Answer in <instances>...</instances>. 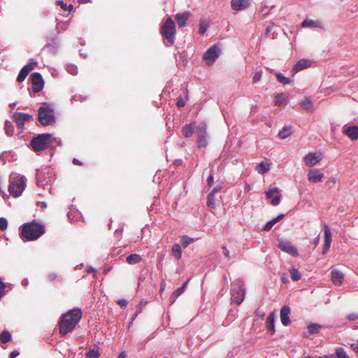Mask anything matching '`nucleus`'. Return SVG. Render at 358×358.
I'll return each mask as SVG.
<instances>
[{"mask_svg": "<svg viewBox=\"0 0 358 358\" xmlns=\"http://www.w3.org/2000/svg\"><path fill=\"white\" fill-rule=\"evenodd\" d=\"M82 317L80 309H72L63 315L59 323V332L62 336L66 335L73 331Z\"/></svg>", "mask_w": 358, "mask_h": 358, "instance_id": "f257e3e1", "label": "nucleus"}, {"mask_svg": "<svg viewBox=\"0 0 358 358\" xmlns=\"http://www.w3.org/2000/svg\"><path fill=\"white\" fill-rule=\"evenodd\" d=\"M45 233V228L43 224L36 222L25 224L22 229L21 236L27 241L38 239Z\"/></svg>", "mask_w": 358, "mask_h": 358, "instance_id": "f03ea898", "label": "nucleus"}, {"mask_svg": "<svg viewBox=\"0 0 358 358\" xmlns=\"http://www.w3.org/2000/svg\"><path fill=\"white\" fill-rule=\"evenodd\" d=\"M38 120L43 126L52 125L55 122L54 110L45 103L38 109Z\"/></svg>", "mask_w": 358, "mask_h": 358, "instance_id": "7ed1b4c3", "label": "nucleus"}, {"mask_svg": "<svg viewBox=\"0 0 358 358\" xmlns=\"http://www.w3.org/2000/svg\"><path fill=\"white\" fill-rule=\"evenodd\" d=\"M176 32L175 23L171 17L167 18L160 29L162 36L172 45L174 43Z\"/></svg>", "mask_w": 358, "mask_h": 358, "instance_id": "20e7f679", "label": "nucleus"}, {"mask_svg": "<svg viewBox=\"0 0 358 358\" xmlns=\"http://www.w3.org/2000/svg\"><path fill=\"white\" fill-rule=\"evenodd\" d=\"M26 185L25 178L24 177H15L10 180L8 186V192L11 195L17 197L22 194Z\"/></svg>", "mask_w": 358, "mask_h": 358, "instance_id": "39448f33", "label": "nucleus"}, {"mask_svg": "<svg viewBox=\"0 0 358 358\" xmlns=\"http://www.w3.org/2000/svg\"><path fill=\"white\" fill-rule=\"evenodd\" d=\"M51 135L49 134H39L31 141V148L34 151H42L46 149L51 143Z\"/></svg>", "mask_w": 358, "mask_h": 358, "instance_id": "423d86ee", "label": "nucleus"}, {"mask_svg": "<svg viewBox=\"0 0 358 358\" xmlns=\"http://www.w3.org/2000/svg\"><path fill=\"white\" fill-rule=\"evenodd\" d=\"M207 126L205 123H201L196 128L197 144L200 148H205L208 145Z\"/></svg>", "mask_w": 358, "mask_h": 358, "instance_id": "0eeeda50", "label": "nucleus"}, {"mask_svg": "<svg viewBox=\"0 0 358 358\" xmlns=\"http://www.w3.org/2000/svg\"><path fill=\"white\" fill-rule=\"evenodd\" d=\"M13 121L16 123L17 127L20 130H23L25 122L32 121L34 117L31 115L24 113H14L13 115Z\"/></svg>", "mask_w": 358, "mask_h": 358, "instance_id": "6e6552de", "label": "nucleus"}, {"mask_svg": "<svg viewBox=\"0 0 358 358\" xmlns=\"http://www.w3.org/2000/svg\"><path fill=\"white\" fill-rule=\"evenodd\" d=\"M322 159V154L320 152H310L305 155L303 162L310 168L315 166Z\"/></svg>", "mask_w": 358, "mask_h": 358, "instance_id": "1a4fd4ad", "label": "nucleus"}, {"mask_svg": "<svg viewBox=\"0 0 358 358\" xmlns=\"http://www.w3.org/2000/svg\"><path fill=\"white\" fill-rule=\"evenodd\" d=\"M231 300L234 303L240 305L244 300L245 296V289L242 285H236L231 293Z\"/></svg>", "mask_w": 358, "mask_h": 358, "instance_id": "9d476101", "label": "nucleus"}, {"mask_svg": "<svg viewBox=\"0 0 358 358\" xmlns=\"http://www.w3.org/2000/svg\"><path fill=\"white\" fill-rule=\"evenodd\" d=\"M278 247L283 252L294 256L297 257L299 252L297 249L292 244L291 242L285 239H278Z\"/></svg>", "mask_w": 358, "mask_h": 358, "instance_id": "9b49d317", "label": "nucleus"}, {"mask_svg": "<svg viewBox=\"0 0 358 358\" xmlns=\"http://www.w3.org/2000/svg\"><path fill=\"white\" fill-rule=\"evenodd\" d=\"M280 190L277 187L269 188L266 192L267 199L271 200L273 206H278L280 203Z\"/></svg>", "mask_w": 358, "mask_h": 358, "instance_id": "f8f14e48", "label": "nucleus"}, {"mask_svg": "<svg viewBox=\"0 0 358 358\" xmlns=\"http://www.w3.org/2000/svg\"><path fill=\"white\" fill-rule=\"evenodd\" d=\"M219 57V48L216 45L210 47L204 54L203 59L206 64L211 65Z\"/></svg>", "mask_w": 358, "mask_h": 358, "instance_id": "ddd939ff", "label": "nucleus"}, {"mask_svg": "<svg viewBox=\"0 0 358 358\" xmlns=\"http://www.w3.org/2000/svg\"><path fill=\"white\" fill-rule=\"evenodd\" d=\"M32 91L34 93L39 92L43 87V80L39 73H34L31 75Z\"/></svg>", "mask_w": 358, "mask_h": 358, "instance_id": "4468645a", "label": "nucleus"}, {"mask_svg": "<svg viewBox=\"0 0 358 358\" xmlns=\"http://www.w3.org/2000/svg\"><path fill=\"white\" fill-rule=\"evenodd\" d=\"M324 173L319 169H311L308 171V180L312 183L322 182Z\"/></svg>", "mask_w": 358, "mask_h": 358, "instance_id": "2eb2a0df", "label": "nucleus"}, {"mask_svg": "<svg viewBox=\"0 0 358 358\" xmlns=\"http://www.w3.org/2000/svg\"><path fill=\"white\" fill-rule=\"evenodd\" d=\"M231 5L234 10H243L250 6V0H231Z\"/></svg>", "mask_w": 358, "mask_h": 358, "instance_id": "dca6fc26", "label": "nucleus"}, {"mask_svg": "<svg viewBox=\"0 0 358 358\" xmlns=\"http://www.w3.org/2000/svg\"><path fill=\"white\" fill-rule=\"evenodd\" d=\"M324 248L322 250V254H326L330 248L331 241H332L331 232L327 225L324 226Z\"/></svg>", "mask_w": 358, "mask_h": 358, "instance_id": "f3484780", "label": "nucleus"}, {"mask_svg": "<svg viewBox=\"0 0 358 358\" xmlns=\"http://www.w3.org/2000/svg\"><path fill=\"white\" fill-rule=\"evenodd\" d=\"M343 131L352 141H355L358 138V126L344 127Z\"/></svg>", "mask_w": 358, "mask_h": 358, "instance_id": "a211bd4d", "label": "nucleus"}, {"mask_svg": "<svg viewBox=\"0 0 358 358\" xmlns=\"http://www.w3.org/2000/svg\"><path fill=\"white\" fill-rule=\"evenodd\" d=\"M290 314V308L287 306H284L280 309V321L284 326H288L290 323L289 315Z\"/></svg>", "mask_w": 358, "mask_h": 358, "instance_id": "6ab92c4d", "label": "nucleus"}, {"mask_svg": "<svg viewBox=\"0 0 358 358\" xmlns=\"http://www.w3.org/2000/svg\"><path fill=\"white\" fill-rule=\"evenodd\" d=\"M312 62L309 59H302L297 62L294 67V70L296 72H299L301 70H303L306 68L311 66Z\"/></svg>", "mask_w": 358, "mask_h": 358, "instance_id": "aec40b11", "label": "nucleus"}, {"mask_svg": "<svg viewBox=\"0 0 358 358\" xmlns=\"http://www.w3.org/2000/svg\"><path fill=\"white\" fill-rule=\"evenodd\" d=\"M34 69V67L31 64L25 65L20 71L18 76L17 78V80L18 82H22L29 73Z\"/></svg>", "mask_w": 358, "mask_h": 358, "instance_id": "412c9836", "label": "nucleus"}, {"mask_svg": "<svg viewBox=\"0 0 358 358\" xmlns=\"http://www.w3.org/2000/svg\"><path fill=\"white\" fill-rule=\"evenodd\" d=\"M190 16L189 12H185L182 14H176L175 16V19L179 27H184L186 24V21Z\"/></svg>", "mask_w": 358, "mask_h": 358, "instance_id": "4be33fe9", "label": "nucleus"}, {"mask_svg": "<svg viewBox=\"0 0 358 358\" xmlns=\"http://www.w3.org/2000/svg\"><path fill=\"white\" fill-rule=\"evenodd\" d=\"M331 280L335 285H340L343 280V273L337 270H333L331 271Z\"/></svg>", "mask_w": 358, "mask_h": 358, "instance_id": "5701e85b", "label": "nucleus"}, {"mask_svg": "<svg viewBox=\"0 0 358 358\" xmlns=\"http://www.w3.org/2000/svg\"><path fill=\"white\" fill-rule=\"evenodd\" d=\"M288 101V96L285 93L277 94L275 96V104L279 106H285Z\"/></svg>", "mask_w": 358, "mask_h": 358, "instance_id": "b1692460", "label": "nucleus"}, {"mask_svg": "<svg viewBox=\"0 0 358 358\" xmlns=\"http://www.w3.org/2000/svg\"><path fill=\"white\" fill-rule=\"evenodd\" d=\"M275 313H271L268 315V317L266 319V328L268 331H270L271 334H273L275 332Z\"/></svg>", "mask_w": 358, "mask_h": 358, "instance_id": "393cba45", "label": "nucleus"}, {"mask_svg": "<svg viewBox=\"0 0 358 358\" xmlns=\"http://www.w3.org/2000/svg\"><path fill=\"white\" fill-rule=\"evenodd\" d=\"M270 167L269 163L262 162L256 166L255 170L260 174H264L270 170Z\"/></svg>", "mask_w": 358, "mask_h": 358, "instance_id": "a878e982", "label": "nucleus"}, {"mask_svg": "<svg viewBox=\"0 0 358 358\" xmlns=\"http://www.w3.org/2000/svg\"><path fill=\"white\" fill-rule=\"evenodd\" d=\"M301 26L303 27L315 28V27H320L321 24L319 21H315V20H310V19H306L303 21Z\"/></svg>", "mask_w": 358, "mask_h": 358, "instance_id": "bb28decb", "label": "nucleus"}, {"mask_svg": "<svg viewBox=\"0 0 358 358\" xmlns=\"http://www.w3.org/2000/svg\"><path fill=\"white\" fill-rule=\"evenodd\" d=\"M171 255L176 259H180L182 257V250L178 243L173 245L171 248Z\"/></svg>", "mask_w": 358, "mask_h": 358, "instance_id": "cd10ccee", "label": "nucleus"}, {"mask_svg": "<svg viewBox=\"0 0 358 358\" xmlns=\"http://www.w3.org/2000/svg\"><path fill=\"white\" fill-rule=\"evenodd\" d=\"M283 217H284V215L283 214H280L278 217H276L275 218L268 221L265 224V226L264 227V229L265 231H269L270 229H271V228L273 227V225L275 224L280 220H282Z\"/></svg>", "mask_w": 358, "mask_h": 358, "instance_id": "c85d7f7f", "label": "nucleus"}, {"mask_svg": "<svg viewBox=\"0 0 358 358\" xmlns=\"http://www.w3.org/2000/svg\"><path fill=\"white\" fill-rule=\"evenodd\" d=\"M142 257L138 254H131L127 257V262L129 264H135L139 263Z\"/></svg>", "mask_w": 358, "mask_h": 358, "instance_id": "c756f323", "label": "nucleus"}, {"mask_svg": "<svg viewBox=\"0 0 358 358\" xmlns=\"http://www.w3.org/2000/svg\"><path fill=\"white\" fill-rule=\"evenodd\" d=\"M291 278L293 281H298L301 278V274L298 269L292 267L289 269Z\"/></svg>", "mask_w": 358, "mask_h": 358, "instance_id": "7c9ffc66", "label": "nucleus"}, {"mask_svg": "<svg viewBox=\"0 0 358 358\" xmlns=\"http://www.w3.org/2000/svg\"><path fill=\"white\" fill-rule=\"evenodd\" d=\"M292 129L291 127H285L279 131V137L282 139L286 138L291 135Z\"/></svg>", "mask_w": 358, "mask_h": 358, "instance_id": "2f4dec72", "label": "nucleus"}, {"mask_svg": "<svg viewBox=\"0 0 358 358\" xmlns=\"http://www.w3.org/2000/svg\"><path fill=\"white\" fill-rule=\"evenodd\" d=\"M193 132H194V127H193L192 124H186L182 130V133L183 136L185 137L191 136L193 134Z\"/></svg>", "mask_w": 358, "mask_h": 358, "instance_id": "473e14b6", "label": "nucleus"}, {"mask_svg": "<svg viewBox=\"0 0 358 358\" xmlns=\"http://www.w3.org/2000/svg\"><path fill=\"white\" fill-rule=\"evenodd\" d=\"M189 280H187L182 287L178 288L173 293V295H172V297L173 298V301H175V299L178 297L180 294H182L185 289H186V287L187 285V283H188Z\"/></svg>", "mask_w": 358, "mask_h": 358, "instance_id": "72a5a7b5", "label": "nucleus"}, {"mask_svg": "<svg viewBox=\"0 0 358 358\" xmlns=\"http://www.w3.org/2000/svg\"><path fill=\"white\" fill-rule=\"evenodd\" d=\"M301 107L305 110H310L313 108V103L308 98H305L301 103Z\"/></svg>", "mask_w": 358, "mask_h": 358, "instance_id": "f704fd0d", "label": "nucleus"}, {"mask_svg": "<svg viewBox=\"0 0 358 358\" xmlns=\"http://www.w3.org/2000/svg\"><path fill=\"white\" fill-rule=\"evenodd\" d=\"M11 338V334L8 331H3L0 335V341L3 343H8Z\"/></svg>", "mask_w": 358, "mask_h": 358, "instance_id": "c9c22d12", "label": "nucleus"}, {"mask_svg": "<svg viewBox=\"0 0 358 358\" xmlns=\"http://www.w3.org/2000/svg\"><path fill=\"white\" fill-rule=\"evenodd\" d=\"M335 358H349L346 352L343 348H337L336 349V357Z\"/></svg>", "mask_w": 358, "mask_h": 358, "instance_id": "e433bc0d", "label": "nucleus"}, {"mask_svg": "<svg viewBox=\"0 0 358 358\" xmlns=\"http://www.w3.org/2000/svg\"><path fill=\"white\" fill-rule=\"evenodd\" d=\"M5 131L8 136H11L13 133V126L10 121L6 120L4 126Z\"/></svg>", "mask_w": 358, "mask_h": 358, "instance_id": "4c0bfd02", "label": "nucleus"}, {"mask_svg": "<svg viewBox=\"0 0 358 358\" xmlns=\"http://www.w3.org/2000/svg\"><path fill=\"white\" fill-rule=\"evenodd\" d=\"M214 197H215L214 192H210L208 194V198H207V205L208 207H210L211 208H215Z\"/></svg>", "mask_w": 358, "mask_h": 358, "instance_id": "58836bf2", "label": "nucleus"}, {"mask_svg": "<svg viewBox=\"0 0 358 358\" xmlns=\"http://www.w3.org/2000/svg\"><path fill=\"white\" fill-rule=\"evenodd\" d=\"M194 239L187 236H182V245L184 248H187L189 244L192 243Z\"/></svg>", "mask_w": 358, "mask_h": 358, "instance_id": "ea45409f", "label": "nucleus"}, {"mask_svg": "<svg viewBox=\"0 0 358 358\" xmlns=\"http://www.w3.org/2000/svg\"><path fill=\"white\" fill-rule=\"evenodd\" d=\"M278 80L282 84H289L291 80L289 78L285 77L283 74L278 73L276 74Z\"/></svg>", "mask_w": 358, "mask_h": 358, "instance_id": "a19ab883", "label": "nucleus"}, {"mask_svg": "<svg viewBox=\"0 0 358 358\" xmlns=\"http://www.w3.org/2000/svg\"><path fill=\"white\" fill-rule=\"evenodd\" d=\"M308 329L309 333H310L312 334H317V333H318V331L320 329V326L318 324H313L309 325L308 327Z\"/></svg>", "mask_w": 358, "mask_h": 358, "instance_id": "79ce46f5", "label": "nucleus"}, {"mask_svg": "<svg viewBox=\"0 0 358 358\" xmlns=\"http://www.w3.org/2000/svg\"><path fill=\"white\" fill-rule=\"evenodd\" d=\"M99 355L100 354L97 350H91L87 353L86 358H98Z\"/></svg>", "mask_w": 358, "mask_h": 358, "instance_id": "37998d69", "label": "nucleus"}, {"mask_svg": "<svg viewBox=\"0 0 358 358\" xmlns=\"http://www.w3.org/2000/svg\"><path fill=\"white\" fill-rule=\"evenodd\" d=\"M57 4L60 6L61 8L63 10L71 11L73 10V5H71V4H70L69 6H67L65 3H64L62 1H57Z\"/></svg>", "mask_w": 358, "mask_h": 358, "instance_id": "c03bdc74", "label": "nucleus"}, {"mask_svg": "<svg viewBox=\"0 0 358 358\" xmlns=\"http://www.w3.org/2000/svg\"><path fill=\"white\" fill-rule=\"evenodd\" d=\"M8 227V222L6 218L0 217V230H5Z\"/></svg>", "mask_w": 358, "mask_h": 358, "instance_id": "a18cd8bd", "label": "nucleus"}, {"mask_svg": "<svg viewBox=\"0 0 358 358\" xmlns=\"http://www.w3.org/2000/svg\"><path fill=\"white\" fill-rule=\"evenodd\" d=\"M262 72L261 71L255 72L252 77L253 82L257 83L262 78Z\"/></svg>", "mask_w": 358, "mask_h": 358, "instance_id": "49530a36", "label": "nucleus"}, {"mask_svg": "<svg viewBox=\"0 0 358 358\" xmlns=\"http://www.w3.org/2000/svg\"><path fill=\"white\" fill-rule=\"evenodd\" d=\"M37 183L39 186H43V188H46L50 186L48 182L43 183V181L41 180V175L39 173L37 174Z\"/></svg>", "mask_w": 358, "mask_h": 358, "instance_id": "de8ad7c7", "label": "nucleus"}, {"mask_svg": "<svg viewBox=\"0 0 358 358\" xmlns=\"http://www.w3.org/2000/svg\"><path fill=\"white\" fill-rule=\"evenodd\" d=\"M67 71L69 73H71L72 75H76L78 73V69H77L76 66H73V65L68 66Z\"/></svg>", "mask_w": 358, "mask_h": 358, "instance_id": "09e8293b", "label": "nucleus"}, {"mask_svg": "<svg viewBox=\"0 0 358 358\" xmlns=\"http://www.w3.org/2000/svg\"><path fill=\"white\" fill-rule=\"evenodd\" d=\"M185 105V101L180 96L177 99V106L179 108H182Z\"/></svg>", "mask_w": 358, "mask_h": 358, "instance_id": "8fccbe9b", "label": "nucleus"}, {"mask_svg": "<svg viewBox=\"0 0 358 358\" xmlns=\"http://www.w3.org/2000/svg\"><path fill=\"white\" fill-rule=\"evenodd\" d=\"M222 252H223V254L229 260L231 259V256H230V253H229V251L228 250V249L227 248L226 246H222Z\"/></svg>", "mask_w": 358, "mask_h": 358, "instance_id": "3c124183", "label": "nucleus"}, {"mask_svg": "<svg viewBox=\"0 0 358 358\" xmlns=\"http://www.w3.org/2000/svg\"><path fill=\"white\" fill-rule=\"evenodd\" d=\"M207 29L208 26L204 23H201L199 27V33L203 34L207 31Z\"/></svg>", "mask_w": 358, "mask_h": 358, "instance_id": "603ef678", "label": "nucleus"}, {"mask_svg": "<svg viewBox=\"0 0 358 358\" xmlns=\"http://www.w3.org/2000/svg\"><path fill=\"white\" fill-rule=\"evenodd\" d=\"M347 319L352 321L355 320H358V314L357 313H351L347 315Z\"/></svg>", "mask_w": 358, "mask_h": 358, "instance_id": "864d4df0", "label": "nucleus"}, {"mask_svg": "<svg viewBox=\"0 0 358 358\" xmlns=\"http://www.w3.org/2000/svg\"><path fill=\"white\" fill-rule=\"evenodd\" d=\"M281 280L285 284H287L289 282V278L285 273H282L281 274Z\"/></svg>", "mask_w": 358, "mask_h": 358, "instance_id": "5fc2aeb1", "label": "nucleus"}, {"mask_svg": "<svg viewBox=\"0 0 358 358\" xmlns=\"http://www.w3.org/2000/svg\"><path fill=\"white\" fill-rule=\"evenodd\" d=\"M213 180H214L213 176V175L209 176V177L207 179V184L209 187H212V185L213 184Z\"/></svg>", "mask_w": 358, "mask_h": 358, "instance_id": "6e6d98bb", "label": "nucleus"}, {"mask_svg": "<svg viewBox=\"0 0 358 358\" xmlns=\"http://www.w3.org/2000/svg\"><path fill=\"white\" fill-rule=\"evenodd\" d=\"M4 290L5 285L2 281H0V298L2 297Z\"/></svg>", "mask_w": 358, "mask_h": 358, "instance_id": "4d7b16f0", "label": "nucleus"}, {"mask_svg": "<svg viewBox=\"0 0 358 358\" xmlns=\"http://www.w3.org/2000/svg\"><path fill=\"white\" fill-rule=\"evenodd\" d=\"M117 303L121 306V307H125L127 304V301L126 299H120L117 301Z\"/></svg>", "mask_w": 358, "mask_h": 358, "instance_id": "13d9d810", "label": "nucleus"}, {"mask_svg": "<svg viewBox=\"0 0 358 358\" xmlns=\"http://www.w3.org/2000/svg\"><path fill=\"white\" fill-rule=\"evenodd\" d=\"M306 358H335L334 355H325L323 357H307Z\"/></svg>", "mask_w": 358, "mask_h": 358, "instance_id": "bf43d9fd", "label": "nucleus"}, {"mask_svg": "<svg viewBox=\"0 0 358 358\" xmlns=\"http://www.w3.org/2000/svg\"><path fill=\"white\" fill-rule=\"evenodd\" d=\"M18 355H19V352L16 350H14L10 352V354L9 355V358H15V357H17Z\"/></svg>", "mask_w": 358, "mask_h": 358, "instance_id": "052dcab7", "label": "nucleus"}, {"mask_svg": "<svg viewBox=\"0 0 358 358\" xmlns=\"http://www.w3.org/2000/svg\"><path fill=\"white\" fill-rule=\"evenodd\" d=\"M351 348L353 349L355 352L358 353V343H352L351 344Z\"/></svg>", "mask_w": 358, "mask_h": 358, "instance_id": "680f3d73", "label": "nucleus"}, {"mask_svg": "<svg viewBox=\"0 0 358 358\" xmlns=\"http://www.w3.org/2000/svg\"><path fill=\"white\" fill-rule=\"evenodd\" d=\"M222 188V186L220 185H217L211 192H214V194L217 192L220 189Z\"/></svg>", "mask_w": 358, "mask_h": 358, "instance_id": "e2e57ef3", "label": "nucleus"}, {"mask_svg": "<svg viewBox=\"0 0 358 358\" xmlns=\"http://www.w3.org/2000/svg\"><path fill=\"white\" fill-rule=\"evenodd\" d=\"M57 278V275L55 273H50L48 275V278L50 280H54Z\"/></svg>", "mask_w": 358, "mask_h": 358, "instance_id": "0e129e2a", "label": "nucleus"}, {"mask_svg": "<svg viewBox=\"0 0 358 358\" xmlns=\"http://www.w3.org/2000/svg\"><path fill=\"white\" fill-rule=\"evenodd\" d=\"M126 356H127L126 352H122L119 355V356H118V357H117V358H125V357H126Z\"/></svg>", "mask_w": 358, "mask_h": 358, "instance_id": "69168bd1", "label": "nucleus"}, {"mask_svg": "<svg viewBox=\"0 0 358 358\" xmlns=\"http://www.w3.org/2000/svg\"><path fill=\"white\" fill-rule=\"evenodd\" d=\"M166 283L164 281H163L161 284L160 291L163 292L165 289Z\"/></svg>", "mask_w": 358, "mask_h": 358, "instance_id": "338daca9", "label": "nucleus"}, {"mask_svg": "<svg viewBox=\"0 0 358 358\" xmlns=\"http://www.w3.org/2000/svg\"><path fill=\"white\" fill-rule=\"evenodd\" d=\"M73 163L75 164V165H81V162H79L78 159H73Z\"/></svg>", "mask_w": 358, "mask_h": 358, "instance_id": "774afa93", "label": "nucleus"}]
</instances>
